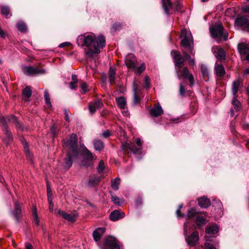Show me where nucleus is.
Listing matches in <instances>:
<instances>
[{
	"instance_id": "nucleus-54",
	"label": "nucleus",
	"mask_w": 249,
	"mask_h": 249,
	"mask_svg": "<svg viewBox=\"0 0 249 249\" xmlns=\"http://www.w3.org/2000/svg\"><path fill=\"white\" fill-rule=\"evenodd\" d=\"M64 111L65 120L67 122H69L70 120V118L69 117V111L66 109H65L64 110Z\"/></svg>"
},
{
	"instance_id": "nucleus-19",
	"label": "nucleus",
	"mask_w": 249,
	"mask_h": 249,
	"mask_svg": "<svg viewBox=\"0 0 249 249\" xmlns=\"http://www.w3.org/2000/svg\"><path fill=\"white\" fill-rule=\"evenodd\" d=\"M237 50L242 57L249 53V45L244 42L239 43L237 45Z\"/></svg>"
},
{
	"instance_id": "nucleus-28",
	"label": "nucleus",
	"mask_w": 249,
	"mask_h": 249,
	"mask_svg": "<svg viewBox=\"0 0 249 249\" xmlns=\"http://www.w3.org/2000/svg\"><path fill=\"white\" fill-rule=\"evenodd\" d=\"M100 181V178L96 176L90 177L88 182V186L90 187L97 185Z\"/></svg>"
},
{
	"instance_id": "nucleus-39",
	"label": "nucleus",
	"mask_w": 249,
	"mask_h": 249,
	"mask_svg": "<svg viewBox=\"0 0 249 249\" xmlns=\"http://www.w3.org/2000/svg\"><path fill=\"white\" fill-rule=\"evenodd\" d=\"M197 213L198 212H196L195 209L191 208L188 211L187 216L189 218H192L196 216V217Z\"/></svg>"
},
{
	"instance_id": "nucleus-53",
	"label": "nucleus",
	"mask_w": 249,
	"mask_h": 249,
	"mask_svg": "<svg viewBox=\"0 0 249 249\" xmlns=\"http://www.w3.org/2000/svg\"><path fill=\"white\" fill-rule=\"evenodd\" d=\"M111 199L115 204L118 205H121V203L119 201V198L116 196H112Z\"/></svg>"
},
{
	"instance_id": "nucleus-23",
	"label": "nucleus",
	"mask_w": 249,
	"mask_h": 249,
	"mask_svg": "<svg viewBox=\"0 0 249 249\" xmlns=\"http://www.w3.org/2000/svg\"><path fill=\"white\" fill-rule=\"evenodd\" d=\"M77 158L74 157L71 152H67L66 157L64 159V167L67 170L69 169L72 165V158Z\"/></svg>"
},
{
	"instance_id": "nucleus-48",
	"label": "nucleus",
	"mask_w": 249,
	"mask_h": 249,
	"mask_svg": "<svg viewBox=\"0 0 249 249\" xmlns=\"http://www.w3.org/2000/svg\"><path fill=\"white\" fill-rule=\"evenodd\" d=\"M133 96H134V100H133L134 103L135 104L139 103L140 102L141 99H140V97L138 96L136 89L134 90Z\"/></svg>"
},
{
	"instance_id": "nucleus-30",
	"label": "nucleus",
	"mask_w": 249,
	"mask_h": 249,
	"mask_svg": "<svg viewBox=\"0 0 249 249\" xmlns=\"http://www.w3.org/2000/svg\"><path fill=\"white\" fill-rule=\"evenodd\" d=\"M223 29L222 23L220 22H217L214 24L210 25L209 31H223Z\"/></svg>"
},
{
	"instance_id": "nucleus-57",
	"label": "nucleus",
	"mask_w": 249,
	"mask_h": 249,
	"mask_svg": "<svg viewBox=\"0 0 249 249\" xmlns=\"http://www.w3.org/2000/svg\"><path fill=\"white\" fill-rule=\"evenodd\" d=\"M77 83L73 82H71L69 83L70 88L72 89H76L77 88Z\"/></svg>"
},
{
	"instance_id": "nucleus-16",
	"label": "nucleus",
	"mask_w": 249,
	"mask_h": 249,
	"mask_svg": "<svg viewBox=\"0 0 249 249\" xmlns=\"http://www.w3.org/2000/svg\"><path fill=\"white\" fill-rule=\"evenodd\" d=\"M57 214L61 215L63 218L69 221L73 222L76 221L77 215L74 213H68L62 210H59Z\"/></svg>"
},
{
	"instance_id": "nucleus-45",
	"label": "nucleus",
	"mask_w": 249,
	"mask_h": 249,
	"mask_svg": "<svg viewBox=\"0 0 249 249\" xmlns=\"http://www.w3.org/2000/svg\"><path fill=\"white\" fill-rule=\"evenodd\" d=\"M105 168V166L103 160H100L97 168L98 172L100 173L103 172Z\"/></svg>"
},
{
	"instance_id": "nucleus-52",
	"label": "nucleus",
	"mask_w": 249,
	"mask_h": 249,
	"mask_svg": "<svg viewBox=\"0 0 249 249\" xmlns=\"http://www.w3.org/2000/svg\"><path fill=\"white\" fill-rule=\"evenodd\" d=\"M48 201L49 203V210L50 212H53V202L52 198L51 196H48Z\"/></svg>"
},
{
	"instance_id": "nucleus-10",
	"label": "nucleus",
	"mask_w": 249,
	"mask_h": 249,
	"mask_svg": "<svg viewBox=\"0 0 249 249\" xmlns=\"http://www.w3.org/2000/svg\"><path fill=\"white\" fill-rule=\"evenodd\" d=\"M93 159L92 153L88 149L85 151V156L83 160L81 165L85 167H88L92 165Z\"/></svg>"
},
{
	"instance_id": "nucleus-6",
	"label": "nucleus",
	"mask_w": 249,
	"mask_h": 249,
	"mask_svg": "<svg viewBox=\"0 0 249 249\" xmlns=\"http://www.w3.org/2000/svg\"><path fill=\"white\" fill-rule=\"evenodd\" d=\"M23 73L28 76H35L44 74L46 73V70L39 66H24L22 68Z\"/></svg>"
},
{
	"instance_id": "nucleus-35",
	"label": "nucleus",
	"mask_w": 249,
	"mask_h": 249,
	"mask_svg": "<svg viewBox=\"0 0 249 249\" xmlns=\"http://www.w3.org/2000/svg\"><path fill=\"white\" fill-rule=\"evenodd\" d=\"M207 223L206 219L202 216H197L196 217V224L197 227L205 225Z\"/></svg>"
},
{
	"instance_id": "nucleus-44",
	"label": "nucleus",
	"mask_w": 249,
	"mask_h": 249,
	"mask_svg": "<svg viewBox=\"0 0 249 249\" xmlns=\"http://www.w3.org/2000/svg\"><path fill=\"white\" fill-rule=\"evenodd\" d=\"M44 98L46 104L49 106H51V103L49 93L47 90L44 91Z\"/></svg>"
},
{
	"instance_id": "nucleus-58",
	"label": "nucleus",
	"mask_w": 249,
	"mask_h": 249,
	"mask_svg": "<svg viewBox=\"0 0 249 249\" xmlns=\"http://www.w3.org/2000/svg\"><path fill=\"white\" fill-rule=\"evenodd\" d=\"M71 43L70 42H63L60 44L59 45L58 47L59 48H63L64 47H66V46H69L71 45Z\"/></svg>"
},
{
	"instance_id": "nucleus-15",
	"label": "nucleus",
	"mask_w": 249,
	"mask_h": 249,
	"mask_svg": "<svg viewBox=\"0 0 249 249\" xmlns=\"http://www.w3.org/2000/svg\"><path fill=\"white\" fill-rule=\"evenodd\" d=\"M211 36L215 38L217 42L221 40H227L228 37V32H210Z\"/></svg>"
},
{
	"instance_id": "nucleus-37",
	"label": "nucleus",
	"mask_w": 249,
	"mask_h": 249,
	"mask_svg": "<svg viewBox=\"0 0 249 249\" xmlns=\"http://www.w3.org/2000/svg\"><path fill=\"white\" fill-rule=\"evenodd\" d=\"M120 184V179L119 178H116L113 179L111 181V186L112 189L114 190H117L119 189V185Z\"/></svg>"
},
{
	"instance_id": "nucleus-38",
	"label": "nucleus",
	"mask_w": 249,
	"mask_h": 249,
	"mask_svg": "<svg viewBox=\"0 0 249 249\" xmlns=\"http://www.w3.org/2000/svg\"><path fill=\"white\" fill-rule=\"evenodd\" d=\"M17 27L19 31H25L27 30L26 24L22 21H18L17 24Z\"/></svg>"
},
{
	"instance_id": "nucleus-47",
	"label": "nucleus",
	"mask_w": 249,
	"mask_h": 249,
	"mask_svg": "<svg viewBox=\"0 0 249 249\" xmlns=\"http://www.w3.org/2000/svg\"><path fill=\"white\" fill-rule=\"evenodd\" d=\"M144 87L147 89L151 87L150 79L147 75L144 78Z\"/></svg>"
},
{
	"instance_id": "nucleus-20",
	"label": "nucleus",
	"mask_w": 249,
	"mask_h": 249,
	"mask_svg": "<svg viewBox=\"0 0 249 249\" xmlns=\"http://www.w3.org/2000/svg\"><path fill=\"white\" fill-rule=\"evenodd\" d=\"M163 113V110L160 104L154 106L150 110V114L154 117H158Z\"/></svg>"
},
{
	"instance_id": "nucleus-4",
	"label": "nucleus",
	"mask_w": 249,
	"mask_h": 249,
	"mask_svg": "<svg viewBox=\"0 0 249 249\" xmlns=\"http://www.w3.org/2000/svg\"><path fill=\"white\" fill-rule=\"evenodd\" d=\"M67 152H71L74 157H78L79 154L78 148V139L75 133H72L69 138L66 140L63 144Z\"/></svg>"
},
{
	"instance_id": "nucleus-49",
	"label": "nucleus",
	"mask_w": 249,
	"mask_h": 249,
	"mask_svg": "<svg viewBox=\"0 0 249 249\" xmlns=\"http://www.w3.org/2000/svg\"><path fill=\"white\" fill-rule=\"evenodd\" d=\"M174 5L176 7V11H180L182 8V5L178 0H176L174 2Z\"/></svg>"
},
{
	"instance_id": "nucleus-29",
	"label": "nucleus",
	"mask_w": 249,
	"mask_h": 249,
	"mask_svg": "<svg viewBox=\"0 0 249 249\" xmlns=\"http://www.w3.org/2000/svg\"><path fill=\"white\" fill-rule=\"evenodd\" d=\"M115 68L113 67H110L108 71V77L111 85H113L115 83Z\"/></svg>"
},
{
	"instance_id": "nucleus-8",
	"label": "nucleus",
	"mask_w": 249,
	"mask_h": 249,
	"mask_svg": "<svg viewBox=\"0 0 249 249\" xmlns=\"http://www.w3.org/2000/svg\"><path fill=\"white\" fill-rule=\"evenodd\" d=\"M103 247L104 249H121L120 242L112 236L107 237L105 239Z\"/></svg>"
},
{
	"instance_id": "nucleus-40",
	"label": "nucleus",
	"mask_w": 249,
	"mask_h": 249,
	"mask_svg": "<svg viewBox=\"0 0 249 249\" xmlns=\"http://www.w3.org/2000/svg\"><path fill=\"white\" fill-rule=\"evenodd\" d=\"M145 64L144 63H142L140 67L137 68L136 67L135 69L134 70L135 71V72H136L137 73L140 75L145 70Z\"/></svg>"
},
{
	"instance_id": "nucleus-5",
	"label": "nucleus",
	"mask_w": 249,
	"mask_h": 249,
	"mask_svg": "<svg viewBox=\"0 0 249 249\" xmlns=\"http://www.w3.org/2000/svg\"><path fill=\"white\" fill-rule=\"evenodd\" d=\"M176 71L178 79H188L190 86L192 87L194 85L195 81L194 76L192 73H189V70L187 67H183L182 68L176 69Z\"/></svg>"
},
{
	"instance_id": "nucleus-3",
	"label": "nucleus",
	"mask_w": 249,
	"mask_h": 249,
	"mask_svg": "<svg viewBox=\"0 0 249 249\" xmlns=\"http://www.w3.org/2000/svg\"><path fill=\"white\" fill-rule=\"evenodd\" d=\"M12 123L14 124H18V122L15 116L11 115L4 117L0 116V124L2 130L5 135L6 138L3 139L4 142L8 144L10 142L13 141V136L11 132L8 129L7 123Z\"/></svg>"
},
{
	"instance_id": "nucleus-33",
	"label": "nucleus",
	"mask_w": 249,
	"mask_h": 249,
	"mask_svg": "<svg viewBox=\"0 0 249 249\" xmlns=\"http://www.w3.org/2000/svg\"><path fill=\"white\" fill-rule=\"evenodd\" d=\"M200 69L202 77L205 80H208L209 74L208 68L205 65H202Z\"/></svg>"
},
{
	"instance_id": "nucleus-43",
	"label": "nucleus",
	"mask_w": 249,
	"mask_h": 249,
	"mask_svg": "<svg viewBox=\"0 0 249 249\" xmlns=\"http://www.w3.org/2000/svg\"><path fill=\"white\" fill-rule=\"evenodd\" d=\"M1 12L3 15L8 18V16L10 15L9 8L7 6H2L1 8Z\"/></svg>"
},
{
	"instance_id": "nucleus-14",
	"label": "nucleus",
	"mask_w": 249,
	"mask_h": 249,
	"mask_svg": "<svg viewBox=\"0 0 249 249\" xmlns=\"http://www.w3.org/2000/svg\"><path fill=\"white\" fill-rule=\"evenodd\" d=\"M22 205L18 201H16L15 203L14 209L13 211V215L17 221L19 222L20 215L22 211Z\"/></svg>"
},
{
	"instance_id": "nucleus-60",
	"label": "nucleus",
	"mask_w": 249,
	"mask_h": 249,
	"mask_svg": "<svg viewBox=\"0 0 249 249\" xmlns=\"http://www.w3.org/2000/svg\"><path fill=\"white\" fill-rule=\"evenodd\" d=\"M71 79L72 81L74 83H77L78 82V80L77 77V75L76 74H73L71 75Z\"/></svg>"
},
{
	"instance_id": "nucleus-46",
	"label": "nucleus",
	"mask_w": 249,
	"mask_h": 249,
	"mask_svg": "<svg viewBox=\"0 0 249 249\" xmlns=\"http://www.w3.org/2000/svg\"><path fill=\"white\" fill-rule=\"evenodd\" d=\"M208 239H206V242L204 244L205 249H216V248L211 243L208 242Z\"/></svg>"
},
{
	"instance_id": "nucleus-32",
	"label": "nucleus",
	"mask_w": 249,
	"mask_h": 249,
	"mask_svg": "<svg viewBox=\"0 0 249 249\" xmlns=\"http://www.w3.org/2000/svg\"><path fill=\"white\" fill-rule=\"evenodd\" d=\"M94 146L96 150L101 151L104 147L103 142L100 140H95L94 141Z\"/></svg>"
},
{
	"instance_id": "nucleus-25",
	"label": "nucleus",
	"mask_w": 249,
	"mask_h": 249,
	"mask_svg": "<svg viewBox=\"0 0 249 249\" xmlns=\"http://www.w3.org/2000/svg\"><path fill=\"white\" fill-rule=\"evenodd\" d=\"M197 201L199 206L203 208H207L211 205L210 199L205 196L198 198Z\"/></svg>"
},
{
	"instance_id": "nucleus-9",
	"label": "nucleus",
	"mask_w": 249,
	"mask_h": 249,
	"mask_svg": "<svg viewBox=\"0 0 249 249\" xmlns=\"http://www.w3.org/2000/svg\"><path fill=\"white\" fill-rule=\"evenodd\" d=\"M199 240V233L196 231L193 232L187 238L186 241L190 247H194L198 244Z\"/></svg>"
},
{
	"instance_id": "nucleus-62",
	"label": "nucleus",
	"mask_w": 249,
	"mask_h": 249,
	"mask_svg": "<svg viewBox=\"0 0 249 249\" xmlns=\"http://www.w3.org/2000/svg\"><path fill=\"white\" fill-rule=\"evenodd\" d=\"M121 26V24L119 23H115V24H113V28L115 30H118V29H120Z\"/></svg>"
},
{
	"instance_id": "nucleus-2",
	"label": "nucleus",
	"mask_w": 249,
	"mask_h": 249,
	"mask_svg": "<svg viewBox=\"0 0 249 249\" xmlns=\"http://www.w3.org/2000/svg\"><path fill=\"white\" fill-rule=\"evenodd\" d=\"M180 36L182 38L181 41V46L183 47L182 52L183 56L188 60L190 65L193 67L195 65V59L194 57L195 52L194 50V41L191 32H180Z\"/></svg>"
},
{
	"instance_id": "nucleus-56",
	"label": "nucleus",
	"mask_w": 249,
	"mask_h": 249,
	"mask_svg": "<svg viewBox=\"0 0 249 249\" xmlns=\"http://www.w3.org/2000/svg\"><path fill=\"white\" fill-rule=\"evenodd\" d=\"M182 207L181 206H179V208L176 211V213L177 214V216L179 217H181L184 216V214L181 212L180 209Z\"/></svg>"
},
{
	"instance_id": "nucleus-1",
	"label": "nucleus",
	"mask_w": 249,
	"mask_h": 249,
	"mask_svg": "<svg viewBox=\"0 0 249 249\" xmlns=\"http://www.w3.org/2000/svg\"><path fill=\"white\" fill-rule=\"evenodd\" d=\"M77 42L79 46L88 48L89 52L92 54L100 53L106 45V39L104 35H96L92 33H85L79 36Z\"/></svg>"
},
{
	"instance_id": "nucleus-24",
	"label": "nucleus",
	"mask_w": 249,
	"mask_h": 249,
	"mask_svg": "<svg viewBox=\"0 0 249 249\" xmlns=\"http://www.w3.org/2000/svg\"><path fill=\"white\" fill-rule=\"evenodd\" d=\"M105 231L104 228H98L94 230L92 233L94 240L96 242L99 241Z\"/></svg>"
},
{
	"instance_id": "nucleus-34",
	"label": "nucleus",
	"mask_w": 249,
	"mask_h": 249,
	"mask_svg": "<svg viewBox=\"0 0 249 249\" xmlns=\"http://www.w3.org/2000/svg\"><path fill=\"white\" fill-rule=\"evenodd\" d=\"M237 97L238 96H233L232 104L233 106L234 109L237 111H238L241 108V104L237 99Z\"/></svg>"
},
{
	"instance_id": "nucleus-59",
	"label": "nucleus",
	"mask_w": 249,
	"mask_h": 249,
	"mask_svg": "<svg viewBox=\"0 0 249 249\" xmlns=\"http://www.w3.org/2000/svg\"><path fill=\"white\" fill-rule=\"evenodd\" d=\"M136 144L137 146H138L141 149L142 148V142L140 138H137L136 140Z\"/></svg>"
},
{
	"instance_id": "nucleus-51",
	"label": "nucleus",
	"mask_w": 249,
	"mask_h": 249,
	"mask_svg": "<svg viewBox=\"0 0 249 249\" xmlns=\"http://www.w3.org/2000/svg\"><path fill=\"white\" fill-rule=\"evenodd\" d=\"M88 85L85 82H83L82 84H81V89L82 90V92L83 93H85L86 92H87L89 89H88Z\"/></svg>"
},
{
	"instance_id": "nucleus-17",
	"label": "nucleus",
	"mask_w": 249,
	"mask_h": 249,
	"mask_svg": "<svg viewBox=\"0 0 249 249\" xmlns=\"http://www.w3.org/2000/svg\"><path fill=\"white\" fill-rule=\"evenodd\" d=\"M162 6L164 13L167 15L172 14L173 4L170 0H162Z\"/></svg>"
},
{
	"instance_id": "nucleus-61",
	"label": "nucleus",
	"mask_w": 249,
	"mask_h": 249,
	"mask_svg": "<svg viewBox=\"0 0 249 249\" xmlns=\"http://www.w3.org/2000/svg\"><path fill=\"white\" fill-rule=\"evenodd\" d=\"M33 217H36L38 216L37 213V209L35 207H34L33 209Z\"/></svg>"
},
{
	"instance_id": "nucleus-64",
	"label": "nucleus",
	"mask_w": 249,
	"mask_h": 249,
	"mask_svg": "<svg viewBox=\"0 0 249 249\" xmlns=\"http://www.w3.org/2000/svg\"><path fill=\"white\" fill-rule=\"evenodd\" d=\"M26 249H33V246L31 244L27 243L25 244Z\"/></svg>"
},
{
	"instance_id": "nucleus-36",
	"label": "nucleus",
	"mask_w": 249,
	"mask_h": 249,
	"mask_svg": "<svg viewBox=\"0 0 249 249\" xmlns=\"http://www.w3.org/2000/svg\"><path fill=\"white\" fill-rule=\"evenodd\" d=\"M118 107L122 109L124 108L126 105V100L124 97H120L116 99Z\"/></svg>"
},
{
	"instance_id": "nucleus-7",
	"label": "nucleus",
	"mask_w": 249,
	"mask_h": 249,
	"mask_svg": "<svg viewBox=\"0 0 249 249\" xmlns=\"http://www.w3.org/2000/svg\"><path fill=\"white\" fill-rule=\"evenodd\" d=\"M171 54L173 58L175 69L182 68L184 65L185 59L187 60L185 57L184 56L183 57L178 51L173 50L171 52Z\"/></svg>"
},
{
	"instance_id": "nucleus-22",
	"label": "nucleus",
	"mask_w": 249,
	"mask_h": 249,
	"mask_svg": "<svg viewBox=\"0 0 249 249\" xmlns=\"http://www.w3.org/2000/svg\"><path fill=\"white\" fill-rule=\"evenodd\" d=\"M124 213L118 210H115L111 213L109 217L111 220L115 221L124 217Z\"/></svg>"
},
{
	"instance_id": "nucleus-55",
	"label": "nucleus",
	"mask_w": 249,
	"mask_h": 249,
	"mask_svg": "<svg viewBox=\"0 0 249 249\" xmlns=\"http://www.w3.org/2000/svg\"><path fill=\"white\" fill-rule=\"evenodd\" d=\"M102 136L105 138H107L108 137H109L110 136V132L109 130H107L105 131H104L102 133Z\"/></svg>"
},
{
	"instance_id": "nucleus-27",
	"label": "nucleus",
	"mask_w": 249,
	"mask_h": 249,
	"mask_svg": "<svg viewBox=\"0 0 249 249\" xmlns=\"http://www.w3.org/2000/svg\"><path fill=\"white\" fill-rule=\"evenodd\" d=\"M123 148L124 149L128 148L134 154L137 153L141 150L137 145L133 143H126L123 145Z\"/></svg>"
},
{
	"instance_id": "nucleus-26",
	"label": "nucleus",
	"mask_w": 249,
	"mask_h": 249,
	"mask_svg": "<svg viewBox=\"0 0 249 249\" xmlns=\"http://www.w3.org/2000/svg\"><path fill=\"white\" fill-rule=\"evenodd\" d=\"M214 70L216 75L218 77H223L225 74V70L221 64H215Z\"/></svg>"
},
{
	"instance_id": "nucleus-11",
	"label": "nucleus",
	"mask_w": 249,
	"mask_h": 249,
	"mask_svg": "<svg viewBox=\"0 0 249 249\" xmlns=\"http://www.w3.org/2000/svg\"><path fill=\"white\" fill-rule=\"evenodd\" d=\"M212 52L215 54V57L221 61H225L226 60V54L224 50L218 47L214 46L212 48Z\"/></svg>"
},
{
	"instance_id": "nucleus-63",
	"label": "nucleus",
	"mask_w": 249,
	"mask_h": 249,
	"mask_svg": "<svg viewBox=\"0 0 249 249\" xmlns=\"http://www.w3.org/2000/svg\"><path fill=\"white\" fill-rule=\"evenodd\" d=\"M242 11L246 13H249V6H245L242 8Z\"/></svg>"
},
{
	"instance_id": "nucleus-41",
	"label": "nucleus",
	"mask_w": 249,
	"mask_h": 249,
	"mask_svg": "<svg viewBox=\"0 0 249 249\" xmlns=\"http://www.w3.org/2000/svg\"><path fill=\"white\" fill-rule=\"evenodd\" d=\"M32 90L29 87H26L23 90L22 94L25 97L29 98L32 95Z\"/></svg>"
},
{
	"instance_id": "nucleus-42",
	"label": "nucleus",
	"mask_w": 249,
	"mask_h": 249,
	"mask_svg": "<svg viewBox=\"0 0 249 249\" xmlns=\"http://www.w3.org/2000/svg\"><path fill=\"white\" fill-rule=\"evenodd\" d=\"M21 141L22 142V144L24 145V151H25V153L26 156L27 157H30V152L29 150V147H28V144H27L26 141L24 140V139L23 138H22V139L21 140Z\"/></svg>"
},
{
	"instance_id": "nucleus-18",
	"label": "nucleus",
	"mask_w": 249,
	"mask_h": 249,
	"mask_svg": "<svg viewBox=\"0 0 249 249\" xmlns=\"http://www.w3.org/2000/svg\"><path fill=\"white\" fill-rule=\"evenodd\" d=\"M235 24L237 26L249 27V19L246 16L238 17L235 20Z\"/></svg>"
},
{
	"instance_id": "nucleus-21",
	"label": "nucleus",
	"mask_w": 249,
	"mask_h": 249,
	"mask_svg": "<svg viewBox=\"0 0 249 249\" xmlns=\"http://www.w3.org/2000/svg\"><path fill=\"white\" fill-rule=\"evenodd\" d=\"M102 107V102L100 100H98L93 103H90L89 104V108L91 114H93L96 112L97 109L100 108Z\"/></svg>"
},
{
	"instance_id": "nucleus-12",
	"label": "nucleus",
	"mask_w": 249,
	"mask_h": 249,
	"mask_svg": "<svg viewBox=\"0 0 249 249\" xmlns=\"http://www.w3.org/2000/svg\"><path fill=\"white\" fill-rule=\"evenodd\" d=\"M136 58L133 54H129L126 56L125 63L128 69L131 70L135 69L136 67Z\"/></svg>"
},
{
	"instance_id": "nucleus-13",
	"label": "nucleus",
	"mask_w": 249,
	"mask_h": 249,
	"mask_svg": "<svg viewBox=\"0 0 249 249\" xmlns=\"http://www.w3.org/2000/svg\"><path fill=\"white\" fill-rule=\"evenodd\" d=\"M243 87V83L241 80L238 79L233 81L231 84V92L233 96H238V91Z\"/></svg>"
},
{
	"instance_id": "nucleus-50",
	"label": "nucleus",
	"mask_w": 249,
	"mask_h": 249,
	"mask_svg": "<svg viewBox=\"0 0 249 249\" xmlns=\"http://www.w3.org/2000/svg\"><path fill=\"white\" fill-rule=\"evenodd\" d=\"M179 94L181 96H184L185 95V93L186 92V89H185V86H184L182 84H180L179 85Z\"/></svg>"
},
{
	"instance_id": "nucleus-31",
	"label": "nucleus",
	"mask_w": 249,
	"mask_h": 249,
	"mask_svg": "<svg viewBox=\"0 0 249 249\" xmlns=\"http://www.w3.org/2000/svg\"><path fill=\"white\" fill-rule=\"evenodd\" d=\"M218 228L216 225H212L206 228L205 232L207 234H214L218 232Z\"/></svg>"
}]
</instances>
